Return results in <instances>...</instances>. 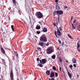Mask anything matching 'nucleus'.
Listing matches in <instances>:
<instances>
[{
    "instance_id": "nucleus-28",
    "label": "nucleus",
    "mask_w": 80,
    "mask_h": 80,
    "mask_svg": "<svg viewBox=\"0 0 80 80\" xmlns=\"http://www.w3.org/2000/svg\"><path fill=\"white\" fill-rule=\"evenodd\" d=\"M55 75L56 77H58V73L56 72L55 73Z\"/></svg>"
},
{
    "instance_id": "nucleus-43",
    "label": "nucleus",
    "mask_w": 80,
    "mask_h": 80,
    "mask_svg": "<svg viewBox=\"0 0 80 80\" xmlns=\"http://www.w3.org/2000/svg\"><path fill=\"white\" fill-rule=\"evenodd\" d=\"M54 26H56V24H54Z\"/></svg>"
},
{
    "instance_id": "nucleus-2",
    "label": "nucleus",
    "mask_w": 80,
    "mask_h": 80,
    "mask_svg": "<svg viewBox=\"0 0 80 80\" xmlns=\"http://www.w3.org/2000/svg\"><path fill=\"white\" fill-rule=\"evenodd\" d=\"M36 15L38 18H41L43 17V15L40 12H36Z\"/></svg>"
},
{
    "instance_id": "nucleus-21",
    "label": "nucleus",
    "mask_w": 80,
    "mask_h": 80,
    "mask_svg": "<svg viewBox=\"0 0 80 80\" xmlns=\"http://www.w3.org/2000/svg\"><path fill=\"white\" fill-rule=\"evenodd\" d=\"M38 66H39V67H43V65H42V64H38Z\"/></svg>"
},
{
    "instance_id": "nucleus-11",
    "label": "nucleus",
    "mask_w": 80,
    "mask_h": 80,
    "mask_svg": "<svg viewBox=\"0 0 80 80\" xmlns=\"http://www.w3.org/2000/svg\"><path fill=\"white\" fill-rule=\"evenodd\" d=\"M40 26H38V25H37L36 27V29H37L38 30H39L40 29Z\"/></svg>"
},
{
    "instance_id": "nucleus-14",
    "label": "nucleus",
    "mask_w": 80,
    "mask_h": 80,
    "mask_svg": "<svg viewBox=\"0 0 80 80\" xmlns=\"http://www.w3.org/2000/svg\"><path fill=\"white\" fill-rule=\"evenodd\" d=\"M43 32H47V28H44L43 29Z\"/></svg>"
},
{
    "instance_id": "nucleus-40",
    "label": "nucleus",
    "mask_w": 80,
    "mask_h": 80,
    "mask_svg": "<svg viewBox=\"0 0 80 80\" xmlns=\"http://www.w3.org/2000/svg\"><path fill=\"white\" fill-rule=\"evenodd\" d=\"M59 19H60V17H59V16H58V21L59 20Z\"/></svg>"
},
{
    "instance_id": "nucleus-38",
    "label": "nucleus",
    "mask_w": 80,
    "mask_h": 80,
    "mask_svg": "<svg viewBox=\"0 0 80 80\" xmlns=\"http://www.w3.org/2000/svg\"><path fill=\"white\" fill-rule=\"evenodd\" d=\"M61 67H60L59 68V69H60V72H61Z\"/></svg>"
},
{
    "instance_id": "nucleus-41",
    "label": "nucleus",
    "mask_w": 80,
    "mask_h": 80,
    "mask_svg": "<svg viewBox=\"0 0 80 80\" xmlns=\"http://www.w3.org/2000/svg\"><path fill=\"white\" fill-rule=\"evenodd\" d=\"M73 18V16H72V17H71V20Z\"/></svg>"
},
{
    "instance_id": "nucleus-35",
    "label": "nucleus",
    "mask_w": 80,
    "mask_h": 80,
    "mask_svg": "<svg viewBox=\"0 0 80 80\" xmlns=\"http://www.w3.org/2000/svg\"><path fill=\"white\" fill-rule=\"evenodd\" d=\"M73 65L74 67H76V64H74Z\"/></svg>"
},
{
    "instance_id": "nucleus-51",
    "label": "nucleus",
    "mask_w": 80,
    "mask_h": 80,
    "mask_svg": "<svg viewBox=\"0 0 80 80\" xmlns=\"http://www.w3.org/2000/svg\"><path fill=\"white\" fill-rule=\"evenodd\" d=\"M79 30V31H80V29Z\"/></svg>"
},
{
    "instance_id": "nucleus-18",
    "label": "nucleus",
    "mask_w": 80,
    "mask_h": 80,
    "mask_svg": "<svg viewBox=\"0 0 80 80\" xmlns=\"http://www.w3.org/2000/svg\"><path fill=\"white\" fill-rule=\"evenodd\" d=\"M39 45L41 46H43V42H40Z\"/></svg>"
},
{
    "instance_id": "nucleus-27",
    "label": "nucleus",
    "mask_w": 80,
    "mask_h": 80,
    "mask_svg": "<svg viewBox=\"0 0 80 80\" xmlns=\"http://www.w3.org/2000/svg\"><path fill=\"white\" fill-rule=\"evenodd\" d=\"M37 49L39 50L40 51H41V48H39V47L37 48Z\"/></svg>"
},
{
    "instance_id": "nucleus-10",
    "label": "nucleus",
    "mask_w": 80,
    "mask_h": 80,
    "mask_svg": "<svg viewBox=\"0 0 80 80\" xmlns=\"http://www.w3.org/2000/svg\"><path fill=\"white\" fill-rule=\"evenodd\" d=\"M72 61L74 63H77V61H76V60L74 58H73L72 60Z\"/></svg>"
},
{
    "instance_id": "nucleus-47",
    "label": "nucleus",
    "mask_w": 80,
    "mask_h": 80,
    "mask_svg": "<svg viewBox=\"0 0 80 80\" xmlns=\"http://www.w3.org/2000/svg\"><path fill=\"white\" fill-rule=\"evenodd\" d=\"M66 62H67V63H68V62L67 60H66Z\"/></svg>"
},
{
    "instance_id": "nucleus-8",
    "label": "nucleus",
    "mask_w": 80,
    "mask_h": 80,
    "mask_svg": "<svg viewBox=\"0 0 80 80\" xmlns=\"http://www.w3.org/2000/svg\"><path fill=\"white\" fill-rule=\"evenodd\" d=\"M68 73V75L71 78L72 77V74L70 73L69 72H68V71H67Z\"/></svg>"
},
{
    "instance_id": "nucleus-19",
    "label": "nucleus",
    "mask_w": 80,
    "mask_h": 80,
    "mask_svg": "<svg viewBox=\"0 0 80 80\" xmlns=\"http://www.w3.org/2000/svg\"><path fill=\"white\" fill-rule=\"evenodd\" d=\"M12 2L13 4L14 5H16V0H12Z\"/></svg>"
},
{
    "instance_id": "nucleus-42",
    "label": "nucleus",
    "mask_w": 80,
    "mask_h": 80,
    "mask_svg": "<svg viewBox=\"0 0 80 80\" xmlns=\"http://www.w3.org/2000/svg\"><path fill=\"white\" fill-rule=\"evenodd\" d=\"M51 80H55V79H54L53 78H52V79H51Z\"/></svg>"
},
{
    "instance_id": "nucleus-50",
    "label": "nucleus",
    "mask_w": 80,
    "mask_h": 80,
    "mask_svg": "<svg viewBox=\"0 0 80 80\" xmlns=\"http://www.w3.org/2000/svg\"><path fill=\"white\" fill-rule=\"evenodd\" d=\"M2 78H3V77H2Z\"/></svg>"
},
{
    "instance_id": "nucleus-13",
    "label": "nucleus",
    "mask_w": 80,
    "mask_h": 80,
    "mask_svg": "<svg viewBox=\"0 0 80 80\" xmlns=\"http://www.w3.org/2000/svg\"><path fill=\"white\" fill-rule=\"evenodd\" d=\"M53 14L54 15H58V11H54L53 12Z\"/></svg>"
},
{
    "instance_id": "nucleus-23",
    "label": "nucleus",
    "mask_w": 80,
    "mask_h": 80,
    "mask_svg": "<svg viewBox=\"0 0 80 80\" xmlns=\"http://www.w3.org/2000/svg\"><path fill=\"white\" fill-rule=\"evenodd\" d=\"M11 28L12 31H14V29H13V25H12L11 26Z\"/></svg>"
},
{
    "instance_id": "nucleus-26",
    "label": "nucleus",
    "mask_w": 80,
    "mask_h": 80,
    "mask_svg": "<svg viewBox=\"0 0 80 80\" xmlns=\"http://www.w3.org/2000/svg\"><path fill=\"white\" fill-rule=\"evenodd\" d=\"M59 59L60 62H62V58H59Z\"/></svg>"
},
{
    "instance_id": "nucleus-16",
    "label": "nucleus",
    "mask_w": 80,
    "mask_h": 80,
    "mask_svg": "<svg viewBox=\"0 0 80 80\" xmlns=\"http://www.w3.org/2000/svg\"><path fill=\"white\" fill-rule=\"evenodd\" d=\"M68 36L69 37V38H71V39H73V38L70 34H68Z\"/></svg>"
},
{
    "instance_id": "nucleus-30",
    "label": "nucleus",
    "mask_w": 80,
    "mask_h": 80,
    "mask_svg": "<svg viewBox=\"0 0 80 80\" xmlns=\"http://www.w3.org/2000/svg\"><path fill=\"white\" fill-rule=\"evenodd\" d=\"M72 26L73 27V29H75V27H74V26H73V24H72Z\"/></svg>"
},
{
    "instance_id": "nucleus-29",
    "label": "nucleus",
    "mask_w": 80,
    "mask_h": 80,
    "mask_svg": "<svg viewBox=\"0 0 80 80\" xmlns=\"http://www.w3.org/2000/svg\"><path fill=\"white\" fill-rule=\"evenodd\" d=\"M58 42H59L60 43V44H61L62 43L61 42V41L59 39L58 40Z\"/></svg>"
},
{
    "instance_id": "nucleus-4",
    "label": "nucleus",
    "mask_w": 80,
    "mask_h": 80,
    "mask_svg": "<svg viewBox=\"0 0 80 80\" xmlns=\"http://www.w3.org/2000/svg\"><path fill=\"white\" fill-rule=\"evenodd\" d=\"M56 33H57V32L55 31V34L56 37H57V38H60L61 37V33H60V31L58 30V29L57 32V34H56Z\"/></svg>"
},
{
    "instance_id": "nucleus-24",
    "label": "nucleus",
    "mask_w": 80,
    "mask_h": 80,
    "mask_svg": "<svg viewBox=\"0 0 80 80\" xmlns=\"http://www.w3.org/2000/svg\"><path fill=\"white\" fill-rule=\"evenodd\" d=\"M69 67H70V68H71V70H72V67H73V66L72 65H70Z\"/></svg>"
},
{
    "instance_id": "nucleus-25",
    "label": "nucleus",
    "mask_w": 80,
    "mask_h": 80,
    "mask_svg": "<svg viewBox=\"0 0 80 80\" xmlns=\"http://www.w3.org/2000/svg\"><path fill=\"white\" fill-rule=\"evenodd\" d=\"M52 68H53V70H56V68H55V66H53L52 67Z\"/></svg>"
},
{
    "instance_id": "nucleus-37",
    "label": "nucleus",
    "mask_w": 80,
    "mask_h": 80,
    "mask_svg": "<svg viewBox=\"0 0 80 80\" xmlns=\"http://www.w3.org/2000/svg\"><path fill=\"white\" fill-rule=\"evenodd\" d=\"M37 61L38 62V61H39V58H37Z\"/></svg>"
},
{
    "instance_id": "nucleus-32",
    "label": "nucleus",
    "mask_w": 80,
    "mask_h": 80,
    "mask_svg": "<svg viewBox=\"0 0 80 80\" xmlns=\"http://www.w3.org/2000/svg\"><path fill=\"white\" fill-rule=\"evenodd\" d=\"M68 8V7L66 6H65L64 7V8Z\"/></svg>"
},
{
    "instance_id": "nucleus-44",
    "label": "nucleus",
    "mask_w": 80,
    "mask_h": 80,
    "mask_svg": "<svg viewBox=\"0 0 80 80\" xmlns=\"http://www.w3.org/2000/svg\"><path fill=\"white\" fill-rule=\"evenodd\" d=\"M39 23H40V24H41V22H39Z\"/></svg>"
},
{
    "instance_id": "nucleus-31",
    "label": "nucleus",
    "mask_w": 80,
    "mask_h": 80,
    "mask_svg": "<svg viewBox=\"0 0 80 80\" xmlns=\"http://www.w3.org/2000/svg\"><path fill=\"white\" fill-rule=\"evenodd\" d=\"M37 33L38 34H39V33H40V32L39 31H37Z\"/></svg>"
},
{
    "instance_id": "nucleus-34",
    "label": "nucleus",
    "mask_w": 80,
    "mask_h": 80,
    "mask_svg": "<svg viewBox=\"0 0 80 80\" xmlns=\"http://www.w3.org/2000/svg\"><path fill=\"white\" fill-rule=\"evenodd\" d=\"M76 22V20H73V23H75V22Z\"/></svg>"
},
{
    "instance_id": "nucleus-6",
    "label": "nucleus",
    "mask_w": 80,
    "mask_h": 80,
    "mask_svg": "<svg viewBox=\"0 0 80 80\" xmlns=\"http://www.w3.org/2000/svg\"><path fill=\"white\" fill-rule=\"evenodd\" d=\"M10 77L11 80H13V72L12 71L10 72Z\"/></svg>"
},
{
    "instance_id": "nucleus-45",
    "label": "nucleus",
    "mask_w": 80,
    "mask_h": 80,
    "mask_svg": "<svg viewBox=\"0 0 80 80\" xmlns=\"http://www.w3.org/2000/svg\"><path fill=\"white\" fill-rule=\"evenodd\" d=\"M78 51L79 52H80V49H78Z\"/></svg>"
},
{
    "instance_id": "nucleus-48",
    "label": "nucleus",
    "mask_w": 80,
    "mask_h": 80,
    "mask_svg": "<svg viewBox=\"0 0 80 80\" xmlns=\"http://www.w3.org/2000/svg\"><path fill=\"white\" fill-rule=\"evenodd\" d=\"M0 70H1V67L0 66Z\"/></svg>"
},
{
    "instance_id": "nucleus-39",
    "label": "nucleus",
    "mask_w": 80,
    "mask_h": 80,
    "mask_svg": "<svg viewBox=\"0 0 80 80\" xmlns=\"http://www.w3.org/2000/svg\"><path fill=\"white\" fill-rule=\"evenodd\" d=\"M55 2H58V0H55Z\"/></svg>"
},
{
    "instance_id": "nucleus-12",
    "label": "nucleus",
    "mask_w": 80,
    "mask_h": 80,
    "mask_svg": "<svg viewBox=\"0 0 80 80\" xmlns=\"http://www.w3.org/2000/svg\"><path fill=\"white\" fill-rule=\"evenodd\" d=\"M1 51L2 52V53H5V50H4V49H3V48H1Z\"/></svg>"
},
{
    "instance_id": "nucleus-15",
    "label": "nucleus",
    "mask_w": 80,
    "mask_h": 80,
    "mask_svg": "<svg viewBox=\"0 0 80 80\" xmlns=\"http://www.w3.org/2000/svg\"><path fill=\"white\" fill-rule=\"evenodd\" d=\"M47 75H50V71L48 70L46 72Z\"/></svg>"
},
{
    "instance_id": "nucleus-33",
    "label": "nucleus",
    "mask_w": 80,
    "mask_h": 80,
    "mask_svg": "<svg viewBox=\"0 0 80 80\" xmlns=\"http://www.w3.org/2000/svg\"><path fill=\"white\" fill-rule=\"evenodd\" d=\"M62 46H63L64 45V42H62Z\"/></svg>"
},
{
    "instance_id": "nucleus-52",
    "label": "nucleus",
    "mask_w": 80,
    "mask_h": 80,
    "mask_svg": "<svg viewBox=\"0 0 80 80\" xmlns=\"http://www.w3.org/2000/svg\"><path fill=\"white\" fill-rule=\"evenodd\" d=\"M17 56H18V55H17Z\"/></svg>"
},
{
    "instance_id": "nucleus-46",
    "label": "nucleus",
    "mask_w": 80,
    "mask_h": 80,
    "mask_svg": "<svg viewBox=\"0 0 80 80\" xmlns=\"http://www.w3.org/2000/svg\"><path fill=\"white\" fill-rule=\"evenodd\" d=\"M51 79H52L49 78V80H51Z\"/></svg>"
},
{
    "instance_id": "nucleus-1",
    "label": "nucleus",
    "mask_w": 80,
    "mask_h": 80,
    "mask_svg": "<svg viewBox=\"0 0 80 80\" xmlns=\"http://www.w3.org/2000/svg\"><path fill=\"white\" fill-rule=\"evenodd\" d=\"M54 52V50L52 49L51 47L48 48H47L46 51V52L48 54H50Z\"/></svg>"
},
{
    "instance_id": "nucleus-36",
    "label": "nucleus",
    "mask_w": 80,
    "mask_h": 80,
    "mask_svg": "<svg viewBox=\"0 0 80 80\" xmlns=\"http://www.w3.org/2000/svg\"><path fill=\"white\" fill-rule=\"evenodd\" d=\"M59 30H60V31H61V30H62V28H61V27H59Z\"/></svg>"
},
{
    "instance_id": "nucleus-20",
    "label": "nucleus",
    "mask_w": 80,
    "mask_h": 80,
    "mask_svg": "<svg viewBox=\"0 0 80 80\" xmlns=\"http://www.w3.org/2000/svg\"><path fill=\"white\" fill-rule=\"evenodd\" d=\"M79 43H80L79 42H78V43H77V45H78L77 48H79V47H80V45L79 44Z\"/></svg>"
},
{
    "instance_id": "nucleus-5",
    "label": "nucleus",
    "mask_w": 80,
    "mask_h": 80,
    "mask_svg": "<svg viewBox=\"0 0 80 80\" xmlns=\"http://www.w3.org/2000/svg\"><path fill=\"white\" fill-rule=\"evenodd\" d=\"M42 61H41V60H40V62L41 63H42V64L46 63V62H47V60L45 59H42Z\"/></svg>"
},
{
    "instance_id": "nucleus-9",
    "label": "nucleus",
    "mask_w": 80,
    "mask_h": 80,
    "mask_svg": "<svg viewBox=\"0 0 80 80\" xmlns=\"http://www.w3.org/2000/svg\"><path fill=\"white\" fill-rule=\"evenodd\" d=\"M50 76L51 77H54V76H55V73H54V72H51Z\"/></svg>"
},
{
    "instance_id": "nucleus-3",
    "label": "nucleus",
    "mask_w": 80,
    "mask_h": 80,
    "mask_svg": "<svg viewBox=\"0 0 80 80\" xmlns=\"http://www.w3.org/2000/svg\"><path fill=\"white\" fill-rule=\"evenodd\" d=\"M41 41L42 42H47V39L45 35H43L42 36L41 38H40Z\"/></svg>"
},
{
    "instance_id": "nucleus-22",
    "label": "nucleus",
    "mask_w": 80,
    "mask_h": 80,
    "mask_svg": "<svg viewBox=\"0 0 80 80\" xmlns=\"http://www.w3.org/2000/svg\"><path fill=\"white\" fill-rule=\"evenodd\" d=\"M2 61L3 64H4V65H5V61L4 60L2 59Z\"/></svg>"
},
{
    "instance_id": "nucleus-17",
    "label": "nucleus",
    "mask_w": 80,
    "mask_h": 80,
    "mask_svg": "<svg viewBox=\"0 0 80 80\" xmlns=\"http://www.w3.org/2000/svg\"><path fill=\"white\" fill-rule=\"evenodd\" d=\"M56 57V56H55V55H53L52 56V59H55Z\"/></svg>"
},
{
    "instance_id": "nucleus-49",
    "label": "nucleus",
    "mask_w": 80,
    "mask_h": 80,
    "mask_svg": "<svg viewBox=\"0 0 80 80\" xmlns=\"http://www.w3.org/2000/svg\"><path fill=\"white\" fill-rule=\"evenodd\" d=\"M46 45H47V46H48V44H46Z\"/></svg>"
},
{
    "instance_id": "nucleus-7",
    "label": "nucleus",
    "mask_w": 80,
    "mask_h": 80,
    "mask_svg": "<svg viewBox=\"0 0 80 80\" xmlns=\"http://www.w3.org/2000/svg\"><path fill=\"white\" fill-rule=\"evenodd\" d=\"M63 14V11L61 10L58 11V15H62Z\"/></svg>"
}]
</instances>
